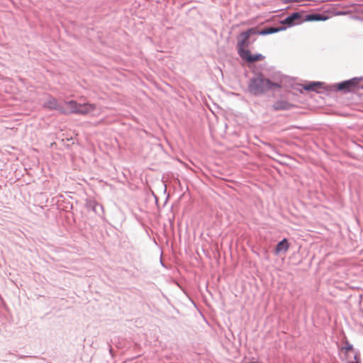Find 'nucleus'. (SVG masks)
I'll list each match as a JSON object with an SVG mask.
<instances>
[{
	"label": "nucleus",
	"mask_w": 363,
	"mask_h": 363,
	"mask_svg": "<svg viewBox=\"0 0 363 363\" xmlns=\"http://www.w3.org/2000/svg\"><path fill=\"white\" fill-rule=\"evenodd\" d=\"M66 108H63L61 109V113L63 114H79V115H86L90 113L95 111L96 106L94 104H79L76 101L71 100L64 101Z\"/></svg>",
	"instance_id": "obj_1"
},
{
	"label": "nucleus",
	"mask_w": 363,
	"mask_h": 363,
	"mask_svg": "<svg viewBox=\"0 0 363 363\" xmlns=\"http://www.w3.org/2000/svg\"><path fill=\"white\" fill-rule=\"evenodd\" d=\"M279 87L280 86L278 84L272 82L269 79L262 76H258L251 80L249 85V90L252 94L257 95L263 94L269 89Z\"/></svg>",
	"instance_id": "obj_2"
},
{
	"label": "nucleus",
	"mask_w": 363,
	"mask_h": 363,
	"mask_svg": "<svg viewBox=\"0 0 363 363\" xmlns=\"http://www.w3.org/2000/svg\"><path fill=\"white\" fill-rule=\"evenodd\" d=\"M250 36L245 33L242 32L240 34L238 40L237 48L239 55L242 53L243 51L249 50L247 48L250 45Z\"/></svg>",
	"instance_id": "obj_3"
},
{
	"label": "nucleus",
	"mask_w": 363,
	"mask_h": 363,
	"mask_svg": "<svg viewBox=\"0 0 363 363\" xmlns=\"http://www.w3.org/2000/svg\"><path fill=\"white\" fill-rule=\"evenodd\" d=\"M359 82V81L357 78H353L337 84V89L345 91H350L357 86Z\"/></svg>",
	"instance_id": "obj_4"
},
{
	"label": "nucleus",
	"mask_w": 363,
	"mask_h": 363,
	"mask_svg": "<svg viewBox=\"0 0 363 363\" xmlns=\"http://www.w3.org/2000/svg\"><path fill=\"white\" fill-rule=\"evenodd\" d=\"M240 57L248 62H255L257 61H261L264 59V56L262 54H255L252 55L250 50L243 51L242 53L240 55Z\"/></svg>",
	"instance_id": "obj_5"
},
{
	"label": "nucleus",
	"mask_w": 363,
	"mask_h": 363,
	"mask_svg": "<svg viewBox=\"0 0 363 363\" xmlns=\"http://www.w3.org/2000/svg\"><path fill=\"white\" fill-rule=\"evenodd\" d=\"M44 106L50 110H57L61 113V109H62V106H61L57 100L52 96H49L46 101L44 103Z\"/></svg>",
	"instance_id": "obj_6"
},
{
	"label": "nucleus",
	"mask_w": 363,
	"mask_h": 363,
	"mask_svg": "<svg viewBox=\"0 0 363 363\" xmlns=\"http://www.w3.org/2000/svg\"><path fill=\"white\" fill-rule=\"evenodd\" d=\"M292 107V104L283 100L276 101L272 106V108L274 111L289 110Z\"/></svg>",
	"instance_id": "obj_7"
},
{
	"label": "nucleus",
	"mask_w": 363,
	"mask_h": 363,
	"mask_svg": "<svg viewBox=\"0 0 363 363\" xmlns=\"http://www.w3.org/2000/svg\"><path fill=\"white\" fill-rule=\"evenodd\" d=\"M289 248V243L287 239L284 238L280 241L276 246L275 252L279 254L281 252H286Z\"/></svg>",
	"instance_id": "obj_8"
},
{
	"label": "nucleus",
	"mask_w": 363,
	"mask_h": 363,
	"mask_svg": "<svg viewBox=\"0 0 363 363\" xmlns=\"http://www.w3.org/2000/svg\"><path fill=\"white\" fill-rule=\"evenodd\" d=\"M300 18V15L298 13H294L291 16H288L286 18L281 21L282 24H287L289 26H292L295 23V21Z\"/></svg>",
	"instance_id": "obj_9"
},
{
	"label": "nucleus",
	"mask_w": 363,
	"mask_h": 363,
	"mask_svg": "<svg viewBox=\"0 0 363 363\" xmlns=\"http://www.w3.org/2000/svg\"><path fill=\"white\" fill-rule=\"evenodd\" d=\"M342 350L345 352L346 358L349 359L350 353H352L354 356V354H357L354 352L353 346L350 344L348 342L345 343V345L342 347Z\"/></svg>",
	"instance_id": "obj_10"
},
{
	"label": "nucleus",
	"mask_w": 363,
	"mask_h": 363,
	"mask_svg": "<svg viewBox=\"0 0 363 363\" xmlns=\"http://www.w3.org/2000/svg\"><path fill=\"white\" fill-rule=\"evenodd\" d=\"M284 29V28H272V27H271V28H267L260 30L259 33L261 35H265L272 34V33L279 32Z\"/></svg>",
	"instance_id": "obj_11"
},
{
	"label": "nucleus",
	"mask_w": 363,
	"mask_h": 363,
	"mask_svg": "<svg viewBox=\"0 0 363 363\" xmlns=\"http://www.w3.org/2000/svg\"><path fill=\"white\" fill-rule=\"evenodd\" d=\"M250 37L252 35H260V30H259L257 28H252L245 31Z\"/></svg>",
	"instance_id": "obj_12"
},
{
	"label": "nucleus",
	"mask_w": 363,
	"mask_h": 363,
	"mask_svg": "<svg viewBox=\"0 0 363 363\" xmlns=\"http://www.w3.org/2000/svg\"><path fill=\"white\" fill-rule=\"evenodd\" d=\"M320 83L313 82L304 86V89L308 91L315 90V87L319 86Z\"/></svg>",
	"instance_id": "obj_13"
},
{
	"label": "nucleus",
	"mask_w": 363,
	"mask_h": 363,
	"mask_svg": "<svg viewBox=\"0 0 363 363\" xmlns=\"http://www.w3.org/2000/svg\"><path fill=\"white\" fill-rule=\"evenodd\" d=\"M326 18H327L326 17H323L318 14L312 15L309 17L310 20H313V21H324Z\"/></svg>",
	"instance_id": "obj_14"
},
{
	"label": "nucleus",
	"mask_w": 363,
	"mask_h": 363,
	"mask_svg": "<svg viewBox=\"0 0 363 363\" xmlns=\"http://www.w3.org/2000/svg\"><path fill=\"white\" fill-rule=\"evenodd\" d=\"M354 361L348 360L347 363H361L360 357L358 354H354Z\"/></svg>",
	"instance_id": "obj_15"
}]
</instances>
